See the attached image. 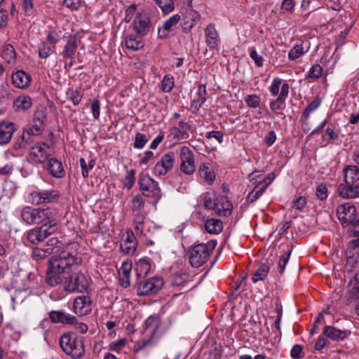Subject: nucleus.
Segmentation results:
<instances>
[{
    "instance_id": "f257e3e1",
    "label": "nucleus",
    "mask_w": 359,
    "mask_h": 359,
    "mask_svg": "<svg viewBox=\"0 0 359 359\" xmlns=\"http://www.w3.org/2000/svg\"><path fill=\"white\" fill-rule=\"evenodd\" d=\"M81 262V258L76 254L68 250L60 252L58 256L48 260L45 282L50 287L62 285L63 289L69 292H87V276L75 269Z\"/></svg>"
},
{
    "instance_id": "f03ea898",
    "label": "nucleus",
    "mask_w": 359,
    "mask_h": 359,
    "mask_svg": "<svg viewBox=\"0 0 359 359\" xmlns=\"http://www.w3.org/2000/svg\"><path fill=\"white\" fill-rule=\"evenodd\" d=\"M216 245L217 242L215 240L206 243H194L188 252L190 264L195 268L205 264L210 259Z\"/></svg>"
},
{
    "instance_id": "7ed1b4c3",
    "label": "nucleus",
    "mask_w": 359,
    "mask_h": 359,
    "mask_svg": "<svg viewBox=\"0 0 359 359\" xmlns=\"http://www.w3.org/2000/svg\"><path fill=\"white\" fill-rule=\"evenodd\" d=\"M59 344L62 351L72 359H80L85 355L83 339L78 338L74 333H64L60 337Z\"/></svg>"
},
{
    "instance_id": "20e7f679",
    "label": "nucleus",
    "mask_w": 359,
    "mask_h": 359,
    "mask_svg": "<svg viewBox=\"0 0 359 359\" xmlns=\"http://www.w3.org/2000/svg\"><path fill=\"white\" fill-rule=\"evenodd\" d=\"M55 213L50 208L24 207L20 213L22 220L28 225L43 224L54 219Z\"/></svg>"
},
{
    "instance_id": "39448f33",
    "label": "nucleus",
    "mask_w": 359,
    "mask_h": 359,
    "mask_svg": "<svg viewBox=\"0 0 359 359\" xmlns=\"http://www.w3.org/2000/svg\"><path fill=\"white\" fill-rule=\"evenodd\" d=\"M57 230L56 220H50L40 226L28 230L25 233V238L30 243L37 245L56 232Z\"/></svg>"
},
{
    "instance_id": "423d86ee",
    "label": "nucleus",
    "mask_w": 359,
    "mask_h": 359,
    "mask_svg": "<svg viewBox=\"0 0 359 359\" xmlns=\"http://www.w3.org/2000/svg\"><path fill=\"white\" fill-rule=\"evenodd\" d=\"M138 184L144 196L153 198L156 201L161 198V192L158 183L148 174L141 173L138 177Z\"/></svg>"
},
{
    "instance_id": "0eeeda50",
    "label": "nucleus",
    "mask_w": 359,
    "mask_h": 359,
    "mask_svg": "<svg viewBox=\"0 0 359 359\" xmlns=\"http://www.w3.org/2000/svg\"><path fill=\"white\" fill-rule=\"evenodd\" d=\"M137 294L145 296L156 294L163 285V280L159 277L137 280Z\"/></svg>"
},
{
    "instance_id": "6e6552de",
    "label": "nucleus",
    "mask_w": 359,
    "mask_h": 359,
    "mask_svg": "<svg viewBox=\"0 0 359 359\" xmlns=\"http://www.w3.org/2000/svg\"><path fill=\"white\" fill-rule=\"evenodd\" d=\"M50 147L47 143L38 142L32 146L28 154V158L30 163L33 164H43L49 158L48 150Z\"/></svg>"
},
{
    "instance_id": "1a4fd4ad",
    "label": "nucleus",
    "mask_w": 359,
    "mask_h": 359,
    "mask_svg": "<svg viewBox=\"0 0 359 359\" xmlns=\"http://www.w3.org/2000/svg\"><path fill=\"white\" fill-rule=\"evenodd\" d=\"M180 170L187 175H192L196 170L194 154L187 146H183L180 149Z\"/></svg>"
},
{
    "instance_id": "9d476101",
    "label": "nucleus",
    "mask_w": 359,
    "mask_h": 359,
    "mask_svg": "<svg viewBox=\"0 0 359 359\" xmlns=\"http://www.w3.org/2000/svg\"><path fill=\"white\" fill-rule=\"evenodd\" d=\"M356 212L355 207L351 203L340 205L337 209V217L343 225L355 222L358 219Z\"/></svg>"
},
{
    "instance_id": "9b49d317",
    "label": "nucleus",
    "mask_w": 359,
    "mask_h": 359,
    "mask_svg": "<svg viewBox=\"0 0 359 359\" xmlns=\"http://www.w3.org/2000/svg\"><path fill=\"white\" fill-rule=\"evenodd\" d=\"M175 155L173 152L163 154L160 161L153 168V172L156 176L166 175L174 166Z\"/></svg>"
},
{
    "instance_id": "f8f14e48",
    "label": "nucleus",
    "mask_w": 359,
    "mask_h": 359,
    "mask_svg": "<svg viewBox=\"0 0 359 359\" xmlns=\"http://www.w3.org/2000/svg\"><path fill=\"white\" fill-rule=\"evenodd\" d=\"M137 246V239L132 230H127L123 234L120 248L123 253L132 255L135 253Z\"/></svg>"
},
{
    "instance_id": "ddd939ff",
    "label": "nucleus",
    "mask_w": 359,
    "mask_h": 359,
    "mask_svg": "<svg viewBox=\"0 0 359 359\" xmlns=\"http://www.w3.org/2000/svg\"><path fill=\"white\" fill-rule=\"evenodd\" d=\"M134 27L137 34L143 36L148 34L151 27V23L145 13H138L135 17Z\"/></svg>"
},
{
    "instance_id": "4468645a",
    "label": "nucleus",
    "mask_w": 359,
    "mask_h": 359,
    "mask_svg": "<svg viewBox=\"0 0 359 359\" xmlns=\"http://www.w3.org/2000/svg\"><path fill=\"white\" fill-rule=\"evenodd\" d=\"M92 301L89 296L82 295L74 299L73 309L75 313L79 316H85L90 313L92 310Z\"/></svg>"
},
{
    "instance_id": "2eb2a0df",
    "label": "nucleus",
    "mask_w": 359,
    "mask_h": 359,
    "mask_svg": "<svg viewBox=\"0 0 359 359\" xmlns=\"http://www.w3.org/2000/svg\"><path fill=\"white\" fill-rule=\"evenodd\" d=\"M33 203L39 205L41 203H49L59 198L60 194L57 190L33 191L31 193Z\"/></svg>"
},
{
    "instance_id": "dca6fc26",
    "label": "nucleus",
    "mask_w": 359,
    "mask_h": 359,
    "mask_svg": "<svg viewBox=\"0 0 359 359\" xmlns=\"http://www.w3.org/2000/svg\"><path fill=\"white\" fill-rule=\"evenodd\" d=\"M15 130V124L12 122L6 121L0 122V144H8Z\"/></svg>"
},
{
    "instance_id": "f3484780",
    "label": "nucleus",
    "mask_w": 359,
    "mask_h": 359,
    "mask_svg": "<svg viewBox=\"0 0 359 359\" xmlns=\"http://www.w3.org/2000/svg\"><path fill=\"white\" fill-rule=\"evenodd\" d=\"M50 320L53 323L73 324L76 323V317L62 311H51L48 313Z\"/></svg>"
},
{
    "instance_id": "a211bd4d",
    "label": "nucleus",
    "mask_w": 359,
    "mask_h": 359,
    "mask_svg": "<svg viewBox=\"0 0 359 359\" xmlns=\"http://www.w3.org/2000/svg\"><path fill=\"white\" fill-rule=\"evenodd\" d=\"M12 83L18 88H26L32 81L31 75L23 70H17L11 76Z\"/></svg>"
},
{
    "instance_id": "6ab92c4d",
    "label": "nucleus",
    "mask_w": 359,
    "mask_h": 359,
    "mask_svg": "<svg viewBox=\"0 0 359 359\" xmlns=\"http://www.w3.org/2000/svg\"><path fill=\"white\" fill-rule=\"evenodd\" d=\"M161 325V318L158 315L150 316L144 322V332L154 337Z\"/></svg>"
},
{
    "instance_id": "aec40b11",
    "label": "nucleus",
    "mask_w": 359,
    "mask_h": 359,
    "mask_svg": "<svg viewBox=\"0 0 359 359\" xmlns=\"http://www.w3.org/2000/svg\"><path fill=\"white\" fill-rule=\"evenodd\" d=\"M232 204L225 196H218L215 212L219 216H228L231 214Z\"/></svg>"
},
{
    "instance_id": "412c9836",
    "label": "nucleus",
    "mask_w": 359,
    "mask_h": 359,
    "mask_svg": "<svg viewBox=\"0 0 359 359\" xmlns=\"http://www.w3.org/2000/svg\"><path fill=\"white\" fill-rule=\"evenodd\" d=\"M323 334L333 341H342L348 336L349 332L347 330L337 329L334 326H326Z\"/></svg>"
},
{
    "instance_id": "4be33fe9",
    "label": "nucleus",
    "mask_w": 359,
    "mask_h": 359,
    "mask_svg": "<svg viewBox=\"0 0 359 359\" xmlns=\"http://www.w3.org/2000/svg\"><path fill=\"white\" fill-rule=\"evenodd\" d=\"M47 170L52 176L57 178L64 177L65 174L62 162L55 158L48 160Z\"/></svg>"
},
{
    "instance_id": "5701e85b",
    "label": "nucleus",
    "mask_w": 359,
    "mask_h": 359,
    "mask_svg": "<svg viewBox=\"0 0 359 359\" xmlns=\"http://www.w3.org/2000/svg\"><path fill=\"white\" fill-rule=\"evenodd\" d=\"M340 184L338 187V193L340 196L345 198H353L359 196V185Z\"/></svg>"
},
{
    "instance_id": "b1692460",
    "label": "nucleus",
    "mask_w": 359,
    "mask_h": 359,
    "mask_svg": "<svg viewBox=\"0 0 359 359\" xmlns=\"http://www.w3.org/2000/svg\"><path fill=\"white\" fill-rule=\"evenodd\" d=\"M32 100L27 95H21L13 101V108L16 111H25L31 108Z\"/></svg>"
},
{
    "instance_id": "393cba45",
    "label": "nucleus",
    "mask_w": 359,
    "mask_h": 359,
    "mask_svg": "<svg viewBox=\"0 0 359 359\" xmlns=\"http://www.w3.org/2000/svg\"><path fill=\"white\" fill-rule=\"evenodd\" d=\"M344 172L346 184H354L359 182V168L357 165H347Z\"/></svg>"
},
{
    "instance_id": "a878e982",
    "label": "nucleus",
    "mask_w": 359,
    "mask_h": 359,
    "mask_svg": "<svg viewBox=\"0 0 359 359\" xmlns=\"http://www.w3.org/2000/svg\"><path fill=\"white\" fill-rule=\"evenodd\" d=\"M198 174L209 184H212L215 180V174L210 163H201L199 166Z\"/></svg>"
},
{
    "instance_id": "bb28decb",
    "label": "nucleus",
    "mask_w": 359,
    "mask_h": 359,
    "mask_svg": "<svg viewBox=\"0 0 359 359\" xmlns=\"http://www.w3.org/2000/svg\"><path fill=\"white\" fill-rule=\"evenodd\" d=\"M150 269L151 265L148 259L143 258L139 259L135 263L137 280L145 278L147 273L150 271Z\"/></svg>"
},
{
    "instance_id": "cd10ccee",
    "label": "nucleus",
    "mask_w": 359,
    "mask_h": 359,
    "mask_svg": "<svg viewBox=\"0 0 359 359\" xmlns=\"http://www.w3.org/2000/svg\"><path fill=\"white\" fill-rule=\"evenodd\" d=\"M200 14L195 11H191L184 18L182 24V29L184 32L190 31L194 26L200 20Z\"/></svg>"
},
{
    "instance_id": "c85d7f7f",
    "label": "nucleus",
    "mask_w": 359,
    "mask_h": 359,
    "mask_svg": "<svg viewBox=\"0 0 359 359\" xmlns=\"http://www.w3.org/2000/svg\"><path fill=\"white\" fill-rule=\"evenodd\" d=\"M270 264L267 259L264 260V262L257 269L252 276V280L253 283H257L259 280H264L268 276V273L270 270Z\"/></svg>"
},
{
    "instance_id": "c756f323",
    "label": "nucleus",
    "mask_w": 359,
    "mask_h": 359,
    "mask_svg": "<svg viewBox=\"0 0 359 359\" xmlns=\"http://www.w3.org/2000/svg\"><path fill=\"white\" fill-rule=\"evenodd\" d=\"M205 229L209 233L218 234L223 229L222 222L219 219H208L205 222Z\"/></svg>"
},
{
    "instance_id": "7c9ffc66",
    "label": "nucleus",
    "mask_w": 359,
    "mask_h": 359,
    "mask_svg": "<svg viewBox=\"0 0 359 359\" xmlns=\"http://www.w3.org/2000/svg\"><path fill=\"white\" fill-rule=\"evenodd\" d=\"M47 245L51 246L52 248H50V249L53 250V251H54L53 253L55 254V255L52 257L50 259H52L53 258H55L57 256H58L60 252L62 251L68 250L69 252H70L69 251L70 245H65V246L63 245L62 243L57 239V238H55V237H53V238H50L47 241Z\"/></svg>"
},
{
    "instance_id": "2f4dec72",
    "label": "nucleus",
    "mask_w": 359,
    "mask_h": 359,
    "mask_svg": "<svg viewBox=\"0 0 359 359\" xmlns=\"http://www.w3.org/2000/svg\"><path fill=\"white\" fill-rule=\"evenodd\" d=\"M197 95L198 97L193 100V105L195 104V107L198 110L207 100V91L205 85L200 84L198 86Z\"/></svg>"
},
{
    "instance_id": "473e14b6",
    "label": "nucleus",
    "mask_w": 359,
    "mask_h": 359,
    "mask_svg": "<svg viewBox=\"0 0 359 359\" xmlns=\"http://www.w3.org/2000/svg\"><path fill=\"white\" fill-rule=\"evenodd\" d=\"M206 43L209 45H217L219 42L218 33L215 27L209 25L205 29Z\"/></svg>"
},
{
    "instance_id": "72a5a7b5",
    "label": "nucleus",
    "mask_w": 359,
    "mask_h": 359,
    "mask_svg": "<svg viewBox=\"0 0 359 359\" xmlns=\"http://www.w3.org/2000/svg\"><path fill=\"white\" fill-rule=\"evenodd\" d=\"M54 252L53 250H50V248H47L46 249H42L39 248H34L32 251L31 257L36 261H41L44 259L48 255Z\"/></svg>"
},
{
    "instance_id": "f704fd0d",
    "label": "nucleus",
    "mask_w": 359,
    "mask_h": 359,
    "mask_svg": "<svg viewBox=\"0 0 359 359\" xmlns=\"http://www.w3.org/2000/svg\"><path fill=\"white\" fill-rule=\"evenodd\" d=\"M189 280V275L187 272H177L172 275L171 284L173 286H181Z\"/></svg>"
},
{
    "instance_id": "c9c22d12",
    "label": "nucleus",
    "mask_w": 359,
    "mask_h": 359,
    "mask_svg": "<svg viewBox=\"0 0 359 359\" xmlns=\"http://www.w3.org/2000/svg\"><path fill=\"white\" fill-rule=\"evenodd\" d=\"M79 163L81 168V173L83 178H87L89 176V171L92 170L95 164V161L93 159L89 161L87 163L83 158L79 159Z\"/></svg>"
},
{
    "instance_id": "e433bc0d",
    "label": "nucleus",
    "mask_w": 359,
    "mask_h": 359,
    "mask_svg": "<svg viewBox=\"0 0 359 359\" xmlns=\"http://www.w3.org/2000/svg\"><path fill=\"white\" fill-rule=\"evenodd\" d=\"M158 6L164 13H168L174 10V2L172 0H153Z\"/></svg>"
},
{
    "instance_id": "4c0bfd02",
    "label": "nucleus",
    "mask_w": 359,
    "mask_h": 359,
    "mask_svg": "<svg viewBox=\"0 0 359 359\" xmlns=\"http://www.w3.org/2000/svg\"><path fill=\"white\" fill-rule=\"evenodd\" d=\"M180 20V16L178 14L173 15L163 23L161 29H159L158 34L160 32L170 30L172 27L176 25Z\"/></svg>"
},
{
    "instance_id": "58836bf2",
    "label": "nucleus",
    "mask_w": 359,
    "mask_h": 359,
    "mask_svg": "<svg viewBox=\"0 0 359 359\" xmlns=\"http://www.w3.org/2000/svg\"><path fill=\"white\" fill-rule=\"evenodd\" d=\"M309 46H307L306 49L304 48L303 46H294L288 53V57L290 60H294L304 53L309 51Z\"/></svg>"
},
{
    "instance_id": "ea45409f",
    "label": "nucleus",
    "mask_w": 359,
    "mask_h": 359,
    "mask_svg": "<svg viewBox=\"0 0 359 359\" xmlns=\"http://www.w3.org/2000/svg\"><path fill=\"white\" fill-rule=\"evenodd\" d=\"M47 121L46 109L43 107L38 109L35 113L33 122H37L46 126Z\"/></svg>"
},
{
    "instance_id": "a19ab883",
    "label": "nucleus",
    "mask_w": 359,
    "mask_h": 359,
    "mask_svg": "<svg viewBox=\"0 0 359 359\" xmlns=\"http://www.w3.org/2000/svg\"><path fill=\"white\" fill-rule=\"evenodd\" d=\"M323 74V68L318 64H315L312 65L310 68L308 74L306 75V79H319Z\"/></svg>"
},
{
    "instance_id": "79ce46f5",
    "label": "nucleus",
    "mask_w": 359,
    "mask_h": 359,
    "mask_svg": "<svg viewBox=\"0 0 359 359\" xmlns=\"http://www.w3.org/2000/svg\"><path fill=\"white\" fill-rule=\"evenodd\" d=\"M135 170L130 169L128 170L125 176V182L123 184V188L127 190H130L134 185L135 182Z\"/></svg>"
},
{
    "instance_id": "37998d69",
    "label": "nucleus",
    "mask_w": 359,
    "mask_h": 359,
    "mask_svg": "<svg viewBox=\"0 0 359 359\" xmlns=\"http://www.w3.org/2000/svg\"><path fill=\"white\" fill-rule=\"evenodd\" d=\"M148 139L144 134L137 133L135 136V141L133 142V147L135 149H141L147 143Z\"/></svg>"
},
{
    "instance_id": "c03bdc74",
    "label": "nucleus",
    "mask_w": 359,
    "mask_h": 359,
    "mask_svg": "<svg viewBox=\"0 0 359 359\" xmlns=\"http://www.w3.org/2000/svg\"><path fill=\"white\" fill-rule=\"evenodd\" d=\"M174 86L173 77L170 75H165L161 81V90L165 93L170 92Z\"/></svg>"
},
{
    "instance_id": "a18cd8bd",
    "label": "nucleus",
    "mask_w": 359,
    "mask_h": 359,
    "mask_svg": "<svg viewBox=\"0 0 359 359\" xmlns=\"http://www.w3.org/2000/svg\"><path fill=\"white\" fill-rule=\"evenodd\" d=\"M291 254V250L287 249L284 251L283 255H282L278 261V272L280 274H283L285 268V266L289 260L290 256Z\"/></svg>"
},
{
    "instance_id": "49530a36",
    "label": "nucleus",
    "mask_w": 359,
    "mask_h": 359,
    "mask_svg": "<svg viewBox=\"0 0 359 359\" xmlns=\"http://www.w3.org/2000/svg\"><path fill=\"white\" fill-rule=\"evenodd\" d=\"M67 98L70 100L75 105L79 104L82 97L79 90L73 89H68L67 91Z\"/></svg>"
},
{
    "instance_id": "de8ad7c7",
    "label": "nucleus",
    "mask_w": 359,
    "mask_h": 359,
    "mask_svg": "<svg viewBox=\"0 0 359 359\" xmlns=\"http://www.w3.org/2000/svg\"><path fill=\"white\" fill-rule=\"evenodd\" d=\"M245 101L248 107L252 108H257L260 104L261 99L257 95L253 94L248 95L245 97Z\"/></svg>"
},
{
    "instance_id": "09e8293b",
    "label": "nucleus",
    "mask_w": 359,
    "mask_h": 359,
    "mask_svg": "<svg viewBox=\"0 0 359 359\" xmlns=\"http://www.w3.org/2000/svg\"><path fill=\"white\" fill-rule=\"evenodd\" d=\"M144 207L143 198L140 195H136L132 199V210L133 212H140Z\"/></svg>"
},
{
    "instance_id": "8fccbe9b",
    "label": "nucleus",
    "mask_w": 359,
    "mask_h": 359,
    "mask_svg": "<svg viewBox=\"0 0 359 359\" xmlns=\"http://www.w3.org/2000/svg\"><path fill=\"white\" fill-rule=\"evenodd\" d=\"M290 357L292 359H302L304 357L303 346L299 344L294 345L290 351Z\"/></svg>"
},
{
    "instance_id": "3c124183",
    "label": "nucleus",
    "mask_w": 359,
    "mask_h": 359,
    "mask_svg": "<svg viewBox=\"0 0 359 359\" xmlns=\"http://www.w3.org/2000/svg\"><path fill=\"white\" fill-rule=\"evenodd\" d=\"M45 127L46 126L41 123L34 122L33 125H32L29 128L26 129L29 131V133L32 135V136H38L42 133V132L45 129Z\"/></svg>"
},
{
    "instance_id": "603ef678",
    "label": "nucleus",
    "mask_w": 359,
    "mask_h": 359,
    "mask_svg": "<svg viewBox=\"0 0 359 359\" xmlns=\"http://www.w3.org/2000/svg\"><path fill=\"white\" fill-rule=\"evenodd\" d=\"M263 189H260L255 187L254 189L248 194L246 200L248 203H252L256 201L263 194Z\"/></svg>"
},
{
    "instance_id": "864d4df0",
    "label": "nucleus",
    "mask_w": 359,
    "mask_h": 359,
    "mask_svg": "<svg viewBox=\"0 0 359 359\" xmlns=\"http://www.w3.org/2000/svg\"><path fill=\"white\" fill-rule=\"evenodd\" d=\"M285 98L278 96L276 100L272 101L270 103V108L273 111H276L277 110H282L285 107Z\"/></svg>"
},
{
    "instance_id": "5fc2aeb1",
    "label": "nucleus",
    "mask_w": 359,
    "mask_h": 359,
    "mask_svg": "<svg viewBox=\"0 0 359 359\" xmlns=\"http://www.w3.org/2000/svg\"><path fill=\"white\" fill-rule=\"evenodd\" d=\"M90 108L94 118L99 119L100 115V102L97 98L93 100Z\"/></svg>"
},
{
    "instance_id": "6e6d98bb",
    "label": "nucleus",
    "mask_w": 359,
    "mask_h": 359,
    "mask_svg": "<svg viewBox=\"0 0 359 359\" xmlns=\"http://www.w3.org/2000/svg\"><path fill=\"white\" fill-rule=\"evenodd\" d=\"M316 196L320 201L327 198V188L325 184H320L316 188Z\"/></svg>"
},
{
    "instance_id": "4d7b16f0",
    "label": "nucleus",
    "mask_w": 359,
    "mask_h": 359,
    "mask_svg": "<svg viewBox=\"0 0 359 359\" xmlns=\"http://www.w3.org/2000/svg\"><path fill=\"white\" fill-rule=\"evenodd\" d=\"M295 6V3L294 0H283L281 6V12L283 13H292L294 7Z\"/></svg>"
},
{
    "instance_id": "13d9d810",
    "label": "nucleus",
    "mask_w": 359,
    "mask_h": 359,
    "mask_svg": "<svg viewBox=\"0 0 359 359\" xmlns=\"http://www.w3.org/2000/svg\"><path fill=\"white\" fill-rule=\"evenodd\" d=\"M54 46H39V55L41 58H47L53 53Z\"/></svg>"
},
{
    "instance_id": "bf43d9fd",
    "label": "nucleus",
    "mask_w": 359,
    "mask_h": 359,
    "mask_svg": "<svg viewBox=\"0 0 359 359\" xmlns=\"http://www.w3.org/2000/svg\"><path fill=\"white\" fill-rule=\"evenodd\" d=\"M282 83V79L279 77L273 79L272 84L270 87V92L273 96H276L278 94L280 86Z\"/></svg>"
},
{
    "instance_id": "052dcab7",
    "label": "nucleus",
    "mask_w": 359,
    "mask_h": 359,
    "mask_svg": "<svg viewBox=\"0 0 359 359\" xmlns=\"http://www.w3.org/2000/svg\"><path fill=\"white\" fill-rule=\"evenodd\" d=\"M170 135H172L174 138L179 140L185 139L189 137L188 135L184 133L180 128L176 126L172 127L170 128Z\"/></svg>"
},
{
    "instance_id": "680f3d73",
    "label": "nucleus",
    "mask_w": 359,
    "mask_h": 359,
    "mask_svg": "<svg viewBox=\"0 0 359 359\" xmlns=\"http://www.w3.org/2000/svg\"><path fill=\"white\" fill-rule=\"evenodd\" d=\"M137 9L136 4L130 5L125 11L124 20L126 22H130L134 16Z\"/></svg>"
},
{
    "instance_id": "e2e57ef3",
    "label": "nucleus",
    "mask_w": 359,
    "mask_h": 359,
    "mask_svg": "<svg viewBox=\"0 0 359 359\" xmlns=\"http://www.w3.org/2000/svg\"><path fill=\"white\" fill-rule=\"evenodd\" d=\"M250 55L257 67H261L263 66V57L260 55H258L255 50L252 49L250 52Z\"/></svg>"
},
{
    "instance_id": "0e129e2a",
    "label": "nucleus",
    "mask_w": 359,
    "mask_h": 359,
    "mask_svg": "<svg viewBox=\"0 0 359 359\" xmlns=\"http://www.w3.org/2000/svg\"><path fill=\"white\" fill-rule=\"evenodd\" d=\"M223 133L222 131L219 130H212L210 132L207 133L206 137L208 139L210 138H215L216 139L219 143H222L223 142Z\"/></svg>"
},
{
    "instance_id": "69168bd1",
    "label": "nucleus",
    "mask_w": 359,
    "mask_h": 359,
    "mask_svg": "<svg viewBox=\"0 0 359 359\" xmlns=\"http://www.w3.org/2000/svg\"><path fill=\"white\" fill-rule=\"evenodd\" d=\"M217 203V197L212 199L211 197L206 196L205 198L204 205L207 209L215 210Z\"/></svg>"
},
{
    "instance_id": "338daca9",
    "label": "nucleus",
    "mask_w": 359,
    "mask_h": 359,
    "mask_svg": "<svg viewBox=\"0 0 359 359\" xmlns=\"http://www.w3.org/2000/svg\"><path fill=\"white\" fill-rule=\"evenodd\" d=\"M276 140V134L275 131L271 130L264 137V142L268 147H271Z\"/></svg>"
},
{
    "instance_id": "774afa93",
    "label": "nucleus",
    "mask_w": 359,
    "mask_h": 359,
    "mask_svg": "<svg viewBox=\"0 0 359 359\" xmlns=\"http://www.w3.org/2000/svg\"><path fill=\"white\" fill-rule=\"evenodd\" d=\"M64 5L67 8H69L72 11L77 10L81 5V1L80 0H65Z\"/></svg>"
}]
</instances>
